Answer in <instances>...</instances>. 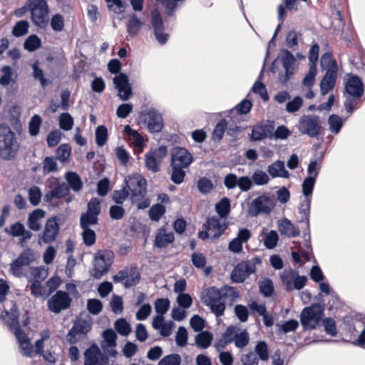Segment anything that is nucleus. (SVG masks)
Wrapping results in <instances>:
<instances>
[{"label": "nucleus", "mask_w": 365, "mask_h": 365, "mask_svg": "<svg viewBox=\"0 0 365 365\" xmlns=\"http://www.w3.org/2000/svg\"><path fill=\"white\" fill-rule=\"evenodd\" d=\"M27 11H31L32 23L40 29H46L49 23V7L46 0H27L24 6L14 11L17 17L24 16Z\"/></svg>", "instance_id": "1"}, {"label": "nucleus", "mask_w": 365, "mask_h": 365, "mask_svg": "<svg viewBox=\"0 0 365 365\" xmlns=\"http://www.w3.org/2000/svg\"><path fill=\"white\" fill-rule=\"evenodd\" d=\"M19 143L16 134L5 124H0V157L6 160L14 159L19 152Z\"/></svg>", "instance_id": "2"}, {"label": "nucleus", "mask_w": 365, "mask_h": 365, "mask_svg": "<svg viewBox=\"0 0 365 365\" xmlns=\"http://www.w3.org/2000/svg\"><path fill=\"white\" fill-rule=\"evenodd\" d=\"M329 63H330V66L320 82V91L322 96L326 95L334 88L337 78V63L336 60L332 59L329 53H325L321 58V66L324 69L325 65L328 66Z\"/></svg>", "instance_id": "3"}, {"label": "nucleus", "mask_w": 365, "mask_h": 365, "mask_svg": "<svg viewBox=\"0 0 365 365\" xmlns=\"http://www.w3.org/2000/svg\"><path fill=\"white\" fill-rule=\"evenodd\" d=\"M324 307L319 303H314L304 307L300 314V322L303 331L312 330L320 326L324 316Z\"/></svg>", "instance_id": "4"}, {"label": "nucleus", "mask_w": 365, "mask_h": 365, "mask_svg": "<svg viewBox=\"0 0 365 365\" xmlns=\"http://www.w3.org/2000/svg\"><path fill=\"white\" fill-rule=\"evenodd\" d=\"M113 252L109 250H98L94 257V267L90 274L95 279H101L108 270L113 260Z\"/></svg>", "instance_id": "5"}, {"label": "nucleus", "mask_w": 365, "mask_h": 365, "mask_svg": "<svg viewBox=\"0 0 365 365\" xmlns=\"http://www.w3.org/2000/svg\"><path fill=\"white\" fill-rule=\"evenodd\" d=\"M319 117L316 115H304L299 121L298 129L302 134L316 138L321 130Z\"/></svg>", "instance_id": "6"}, {"label": "nucleus", "mask_w": 365, "mask_h": 365, "mask_svg": "<svg viewBox=\"0 0 365 365\" xmlns=\"http://www.w3.org/2000/svg\"><path fill=\"white\" fill-rule=\"evenodd\" d=\"M72 299L66 291L58 290L47 301L48 309L53 313L58 314L71 307Z\"/></svg>", "instance_id": "7"}, {"label": "nucleus", "mask_w": 365, "mask_h": 365, "mask_svg": "<svg viewBox=\"0 0 365 365\" xmlns=\"http://www.w3.org/2000/svg\"><path fill=\"white\" fill-rule=\"evenodd\" d=\"M130 187V195L132 197H141L144 198L147 195V180L140 174L135 173L130 176H128L124 180Z\"/></svg>", "instance_id": "8"}, {"label": "nucleus", "mask_w": 365, "mask_h": 365, "mask_svg": "<svg viewBox=\"0 0 365 365\" xmlns=\"http://www.w3.org/2000/svg\"><path fill=\"white\" fill-rule=\"evenodd\" d=\"M34 251L26 247L19 255L10 264V271L14 277H21L23 275L22 267L29 266L34 261Z\"/></svg>", "instance_id": "9"}, {"label": "nucleus", "mask_w": 365, "mask_h": 365, "mask_svg": "<svg viewBox=\"0 0 365 365\" xmlns=\"http://www.w3.org/2000/svg\"><path fill=\"white\" fill-rule=\"evenodd\" d=\"M151 25L156 41L160 45H165L169 38V34L164 32L165 26L162 15L158 9H154L150 13Z\"/></svg>", "instance_id": "10"}, {"label": "nucleus", "mask_w": 365, "mask_h": 365, "mask_svg": "<svg viewBox=\"0 0 365 365\" xmlns=\"http://www.w3.org/2000/svg\"><path fill=\"white\" fill-rule=\"evenodd\" d=\"M115 88L118 91V96L123 101L130 99L133 96V88L129 82V77L125 73H120L113 78Z\"/></svg>", "instance_id": "11"}, {"label": "nucleus", "mask_w": 365, "mask_h": 365, "mask_svg": "<svg viewBox=\"0 0 365 365\" xmlns=\"http://www.w3.org/2000/svg\"><path fill=\"white\" fill-rule=\"evenodd\" d=\"M92 328L91 322L83 319H76L66 335V340L71 344H75L80 339L78 335L86 336Z\"/></svg>", "instance_id": "12"}, {"label": "nucleus", "mask_w": 365, "mask_h": 365, "mask_svg": "<svg viewBox=\"0 0 365 365\" xmlns=\"http://www.w3.org/2000/svg\"><path fill=\"white\" fill-rule=\"evenodd\" d=\"M193 161V156L185 148L175 147L171 152L170 165L188 168Z\"/></svg>", "instance_id": "13"}, {"label": "nucleus", "mask_w": 365, "mask_h": 365, "mask_svg": "<svg viewBox=\"0 0 365 365\" xmlns=\"http://www.w3.org/2000/svg\"><path fill=\"white\" fill-rule=\"evenodd\" d=\"M60 226L58 216H53L48 218L46 222L44 232L38 237L42 239L46 244H49L56 240L59 234Z\"/></svg>", "instance_id": "14"}, {"label": "nucleus", "mask_w": 365, "mask_h": 365, "mask_svg": "<svg viewBox=\"0 0 365 365\" xmlns=\"http://www.w3.org/2000/svg\"><path fill=\"white\" fill-rule=\"evenodd\" d=\"M344 91L348 96L361 98L364 93V86L361 78L351 74L345 83Z\"/></svg>", "instance_id": "15"}, {"label": "nucleus", "mask_w": 365, "mask_h": 365, "mask_svg": "<svg viewBox=\"0 0 365 365\" xmlns=\"http://www.w3.org/2000/svg\"><path fill=\"white\" fill-rule=\"evenodd\" d=\"M145 115L148 116L147 124L148 130L152 133H160L163 128L164 123L162 115L155 108L148 109Z\"/></svg>", "instance_id": "16"}, {"label": "nucleus", "mask_w": 365, "mask_h": 365, "mask_svg": "<svg viewBox=\"0 0 365 365\" xmlns=\"http://www.w3.org/2000/svg\"><path fill=\"white\" fill-rule=\"evenodd\" d=\"M251 90L247 93L246 98L238 103L235 108L228 111L227 117L230 118V121L236 123L239 120L237 115L247 114L251 110Z\"/></svg>", "instance_id": "17"}, {"label": "nucleus", "mask_w": 365, "mask_h": 365, "mask_svg": "<svg viewBox=\"0 0 365 365\" xmlns=\"http://www.w3.org/2000/svg\"><path fill=\"white\" fill-rule=\"evenodd\" d=\"M251 274V261L238 263L231 272V280L235 283L244 282L246 277Z\"/></svg>", "instance_id": "18"}, {"label": "nucleus", "mask_w": 365, "mask_h": 365, "mask_svg": "<svg viewBox=\"0 0 365 365\" xmlns=\"http://www.w3.org/2000/svg\"><path fill=\"white\" fill-rule=\"evenodd\" d=\"M274 130V122L268 120L266 123H261L252 126V140H261L266 138L271 139V133Z\"/></svg>", "instance_id": "19"}, {"label": "nucleus", "mask_w": 365, "mask_h": 365, "mask_svg": "<svg viewBox=\"0 0 365 365\" xmlns=\"http://www.w3.org/2000/svg\"><path fill=\"white\" fill-rule=\"evenodd\" d=\"M270 202V197L265 195H260L252 200V216L261 213L269 215L273 206L268 205Z\"/></svg>", "instance_id": "20"}, {"label": "nucleus", "mask_w": 365, "mask_h": 365, "mask_svg": "<svg viewBox=\"0 0 365 365\" xmlns=\"http://www.w3.org/2000/svg\"><path fill=\"white\" fill-rule=\"evenodd\" d=\"M1 318L11 330L16 328L18 325H20L19 322V312L16 303H13L10 312L6 309L2 311Z\"/></svg>", "instance_id": "21"}, {"label": "nucleus", "mask_w": 365, "mask_h": 365, "mask_svg": "<svg viewBox=\"0 0 365 365\" xmlns=\"http://www.w3.org/2000/svg\"><path fill=\"white\" fill-rule=\"evenodd\" d=\"M252 312H257L262 317L263 324L266 327H271L274 323L273 314L268 312L264 303L259 304L252 300Z\"/></svg>", "instance_id": "22"}, {"label": "nucleus", "mask_w": 365, "mask_h": 365, "mask_svg": "<svg viewBox=\"0 0 365 365\" xmlns=\"http://www.w3.org/2000/svg\"><path fill=\"white\" fill-rule=\"evenodd\" d=\"M165 228L164 227L158 229L154 240L155 247L162 249L166 247L169 244L174 242L175 236L173 232H170L168 233H165Z\"/></svg>", "instance_id": "23"}, {"label": "nucleus", "mask_w": 365, "mask_h": 365, "mask_svg": "<svg viewBox=\"0 0 365 365\" xmlns=\"http://www.w3.org/2000/svg\"><path fill=\"white\" fill-rule=\"evenodd\" d=\"M205 225L207 227H209V230L210 229L216 230L215 234L211 235V240H216L219 238L227 228V225L226 224V222L222 224L220 219L215 216L208 217L207 218L206 222L205 223Z\"/></svg>", "instance_id": "24"}, {"label": "nucleus", "mask_w": 365, "mask_h": 365, "mask_svg": "<svg viewBox=\"0 0 365 365\" xmlns=\"http://www.w3.org/2000/svg\"><path fill=\"white\" fill-rule=\"evenodd\" d=\"M278 228L282 235L288 237H296L300 235V230L287 218L278 221Z\"/></svg>", "instance_id": "25"}, {"label": "nucleus", "mask_w": 365, "mask_h": 365, "mask_svg": "<svg viewBox=\"0 0 365 365\" xmlns=\"http://www.w3.org/2000/svg\"><path fill=\"white\" fill-rule=\"evenodd\" d=\"M141 274L136 264L127 267V279L123 282L125 288H130L139 284Z\"/></svg>", "instance_id": "26"}, {"label": "nucleus", "mask_w": 365, "mask_h": 365, "mask_svg": "<svg viewBox=\"0 0 365 365\" xmlns=\"http://www.w3.org/2000/svg\"><path fill=\"white\" fill-rule=\"evenodd\" d=\"M101 350L96 343L92 344L84 351L85 365H97L100 363Z\"/></svg>", "instance_id": "27"}, {"label": "nucleus", "mask_w": 365, "mask_h": 365, "mask_svg": "<svg viewBox=\"0 0 365 365\" xmlns=\"http://www.w3.org/2000/svg\"><path fill=\"white\" fill-rule=\"evenodd\" d=\"M46 212L40 208L33 210L29 214L27 219V226L33 231H38L41 228L39 220L44 217Z\"/></svg>", "instance_id": "28"}, {"label": "nucleus", "mask_w": 365, "mask_h": 365, "mask_svg": "<svg viewBox=\"0 0 365 365\" xmlns=\"http://www.w3.org/2000/svg\"><path fill=\"white\" fill-rule=\"evenodd\" d=\"M267 171L272 178H288L289 177V172L285 169L284 163L280 160L269 165Z\"/></svg>", "instance_id": "29"}, {"label": "nucleus", "mask_w": 365, "mask_h": 365, "mask_svg": "<svg viewBox=\"0 0 365 365\" xmlns=\"http://www.w3.org/2000/svg\"><path fill=\"white\" fill-rule=\"evenodd\" d=\"M222 287L217 289L215 287H211L206 289L205 296L202 297V302L205 304L210 303H216L223 299Z\"/></svg>", "instance_id": "30"}, {"label": "nucleus", "mask_w": 365, "mask_h": 365, "mask_svg": "<svg viewBox=\"0 0 365 365\" xmlns=\"http://www.w3.org/2000/svg\"><path fill=\"white\" fill-rule=\"evenodd\" d=\"M65 179L69 190L74 192H79L83 187V182L79 175L74 171H68L65 174Z\"/></svg>", "instance_id": "31"}, {"label": "nucleus", "mask_w": 365, "mask_h": 365, "mask_svg": "<svg viewBox=\"0 0 365 365\" xmlns=\"http://www.w3.org/2000/svg\"><path fill=\"white\" fill-rule=\"evenodd\" d=\"M143 23L137 16L135 14H132L129 16V19L127 24V32L130 37H134L140 31Z\"/></svg>", "instance_id": "32"}, {"label": "nucleus", "mask_w": 365, "mask_h": 365, "mask_svg": "<svg viewBox=\"0 0 365 365\" xmlns=\"http://www.w3.org/2000/svg\"><path fill=\"white\" fill-rule=\"evenodd\" d=\"M213 339L212 334L208 331H200L195 336V344L201 349H207L212 344Z\"/></svg>", "instance_id": "33"}, {"label": "nucleus", "mask_w": 365, "mask_h": 365, "mask_svg": "<svg viewBox=\"0 0 365 365\" xmlns=\"http://www.w3.org/2000/svg\"><path fill=\"white\" fill-rule=\"evenodd\" d=\"M317 178L312 176H307L302 184V194L304 196V200H312V193L316 183Z\"/></svg>", "instance_id": "34"}, {"label": "nucleus", "mask_w": 365, "mask_h": 365, "mask_svg": "<svg viewBox=\"0 0 365 365\" xmlns=\"http://www.w3.org/2000/svg\"><path fill=\"white\" fill-rule=\"evenodd\" d=\"M264 66H262V69L260 72L259 78L252 85V93L258 94L264 102L269 101V97L265 85L260 81V78L264 72Z\"/></svg>", "instance_id": "35"}, {"label": "nucleus", "mask_w": 365, "mask_h": 365, "mask_svg": "<svg viewBox=\"0 0 365 365\" xmlns=\"http://www.w3.org/2000/svg\"><path fill=\"white\" fill-rule=\"evenodd\" d=\"M231 210L230 200L227 197H222L219 202L215 204V210L219 217L222 219H225L230 215Z\"/></svg>", "instance_id": "36"}, {"label": "nucleus", "mask_w": 365, "mask_h": 365, "mask_svg": "<svg viewBox=\"0 0 365 365\" xmlns=\"http://www.w3.org/2000/svg\"><path fill=\"white\" fill-rule=\"evenodd\" d=\"M276 327H278L277 330V334H286L291 331H295L299 327V322L297 320L292 319L282 324L277 323Z\"/></svg>", "instance_id": "37"}, {"label": "nucleus", "mask_w": 365, "mask_h": 365, "mask_svg": "<svg viewBox=\"0 0 365 365\" xmlns=\"http://www.w3.org/2000/svg\"><path fill=\"white\" fill-rule=\"evenodd\" d=\"M41 38L36 34L29 35L24 43V48L29 52H34L41 47Z\"/></svg>", "instance_id": "38"}, {"label": "nucleus", "mask_w": 365, "mask_h": 365, "mask_svg": "<svg viewBox=\"0 0 365 365\" xmlns=\"http://www.w3.org/2000/svg\"><path fill=\"white\" fill-rule=\"evenodd\" d=\"M130 187L124 183L120 190H115L112 194V200L118 205H122L130 194Z\"/></svg>", "instance_id": "39"}, {"label": "nucleus", "mask_w": 365, "mask_h": 365, "mask_svg": "<svg viewBox=\"0 0 365 365\" xmlns=\"http://www.w3.org/2000/svg\"><path fill=\"white\" fill-rule=\"evenodd\" d=\"M311 202L312 200H303L300 203L299 207V214L300 215L299 222H309Z\"/></svg>", "instance_id": "40"}, {"label": "nucleus", "mask_w": 365, "mask_h": 365, "mask_svg": "<svg viewBox=\"0 0 365 365\" xmlns=\"http://www.w3.org/2000/svg\"><path fill=\"white\" fill-rule=\"evenodd\" d=\"M259 288L260 293L264 297H271L274 294V288L273 282L269 278H264L259 282Z\"/></svg>", "instance_id": "41"}, {"label": "nucleus", "mask_w": 365, "mask_h": 365, "mask_svg": "<svg viewBox=\"0 0 365 365\" xmlns=\"http://www.w3.org/2000/svg\"><path fill=\"white\" fill-rule=\"evenodd\" d=\"M145 166L148 170L153 173H157L159 171V165L161 161L155 156V153L152 151L148 152L145 155Z\"/></svg>", "instance_id": "42"}, {"label": "nucleus", "mask_w": 365, "mask_h": 365, "mask_svg": "<svg viewBox=\"0 0 365 365\" xmlns=\"http://www.w3.org/2000/svg\"><path fill=\"white\" fill-rule=\"evenodd\" d=\"M114 328L123 336H128L132 331L130 324L125 318L118 319L114 323Z\"/></svg>", "instance_id": "43"}, {"label": "nucleus", "mask_w": 365, "mask_h": 365, "mask_svg": "<svg viewBox=\"0 0 365 365\" xmlns=\"http://www.w3.org/2000/svg\"><path fill=\"white\" fill-rule=\"evenodd\" d=\"M228 123L225 118H222L216 124L212 133V138L215 141L219 142L222 139Z\"/></svg>", "instance_id": "44"}, {"label": "nucleus", "mask_w": 365, "mask_h": 365, "mask_svg": "<svg viewBox=\"0 0 365 365\" xmlns=\"http://www.w3.org/2000/svg\"><path fill=\"white\" fill-rule=\"evenodd\" d=\"M98 223V216L88 213L83 212L80 216L81 228H91V226L96 225Z\"/></svg>", "instance_id": "45"}, {"label": "nucleus", "mask_w": 365, "mask_h": 365, "mask_svg": "<svg viewBox=\"0 0 365 365\" xmlns=\"http://www.w3.org/2000/svg\"><path fill=\"white\" fill-rule=\"evenodd\" d=\"M31 278L29 279V282L33 280H38L39 282L43 281L48 274V269L44 266L39 267H30Z\"/></svg>", "instance_id": "46"}, {"label": "nucleus", "mask_w": 365, "mask_h": 365, "mask_svg": "<svg viewBox=\"0 0 365 365\" xmlns=\"http://www.w3.org/2000/svg\"><path fill=\"white\" fill-rule=\"evenodd\" d=\"M361 98H355L353 96H346L344 102V107L345 110L349 115H351L356 109L361 106L360 103Z\"/></svg>", "instance_id": "47"}, {"label": "nucleus", "mask_w": 365, "mask_h": 365, "mask_svg": "<svg viewBox=\"0 0 365 365\" xmlns=\"http://www.w3.org/2000/svg\"><path fill=\"white\" fill-rule=\"evenodd\" d=\"M71 153V147L69 144L64 143L58 146L56 150V157L61 163H64L68 161Z\"/></svg>", "instance_id": "48"}, {"label": "nucleus", "mask_w": 365, "mask_h": 365, "mask_svg": "<svg viewBox=\"0 0 365 365\" xmlns=\"http://www.w3.org/2000/svg\"><path fill=\"white\" fill-rule=\"evenodd\" d=\"M165 212V207L161 203H157L151 206L148 215L152 221L158 222Z\"/></svg>", "instance_id": "49"}, {"label": "nucleus", "mask_w": 365, "mask_h": 365, "mask_svg": "<svg viewBox=\"0 0 365 365\" xmlns=\"http://www.w3.org/2000/svg\"><path fill=\"white\" fill-rule=\"evenodd\" d=\"M103 343L102 344L103 349L106 347H115L116 346L117 334L112 329H106L103 331Z\"/></svg>", "instance_id": "50"}, {"label": "nucleus", "mask_w": 365, "mask_h": 365, "mask_svg": "<svg viewBox=\"0 0 365 365\" xmlns=\"http://www.w3.org/2000/svg\"><path fill=\"white\" fill-rule=\"evenodd\" d=\"M42 282L33 280L30 284L31 294L35 297H47L48 292L46 285L42 284Z\"/></svg>", "instance_id": "51"}, {"label": "nucleus", "mask_w": 365, "mask_h": 365, "mask_svg": "<svg viewBox=\"0 0 365 365\" xmlns=\"http://www.w3.org/2000/svg\"><path fill=\"white\" fill-rule=\"evenodd\" d=\"M29 23L27 20H21L16 23L12 29V35L15 37H21L29 32Z\"/></svg>", "instance_id": "52"}, {"label": "nucleus", "mask_w": 365, "mask_h": 365, "mask_svg": "<svg viewBox=\"0 0 365 365\" xmlns=\"http://www.w3.org/2000/svg\"><path fill=\"white\" fill-rule=\"evenodd\" d=\"M32 69L33 77L35 79L38 80L40 81L41 85L43 87H45L51 83V82L49 80L45 78L43 71L42 68L39 67L38 61H36L32 64Z\"/></svg>", "instance_id": "53"}, {"label": "nucleus", "mask_w": 365, "mask_h": 365, "mask_svg": "<svg viewBox=\"0 0 365 365\" xmlns=\"http://www.w3.org/2000/svg\"><path fill=\"white\" fill-rule=\"evenodd\" d=\"M329 130L334 134H338L343 125V120L336 114H331L328 119Z\"/></svg>", "instance_id": "54"}, {"label": "nucleus", "mask_w": 365, "mask_h": 365, "mask_svg": "<svg viewBox=\"0 0 365 365\" xmlns=\"http://www.w3.org/2000/svg\"><path fill=\"white\" fill-rule=\"evenodd\" d=\"M198 190L202 194L210 193L214 189L212 181L207 177H201L197 182Z\"/></svg>", "instance_id": "55"}, {"label": "nucleus", "mask_w": 365, "mask_h": 365, "mask_svg": "<svg viewBox=\"0 0 365 365\" xmlns=\"http://www.w3.org/2000/svg\"><path fill=\"white\" fill-rule=\"evenodd\" d=\"M283 56L281 57V61L283 68H297L296 66V58L292 53L287 49H282Z\"/></svg>", "instance_id": "56"}, {"label": "nucleus", "mask_w": 365, "mask_h": 365, "mask_svg": "<svg viewBox=\"0 0 365 365\" xmlns=\"http://www.w3.org/2000/svg\"><path fill=\"white\" fill-rule=\"evenodd\" d=\"M323 155H320L317 159L311 160L307 167V176H312L317 178L319 173L321 170V162Z\"/></svg>", "instance_id": "57"}, {"label": "nucleus", "mask_w": 365, "mask_h": 365, "mask_svg": "<svg viewBox=\"0 0 365 365\" xmlns=\"http://www.w3.org/2000/svg\"><path fill=\"white\" fill-rule=\"evenodd\" d=\"M172 168V174L170 180L176 185L181 184L185 179L186 173L183 170L184 167L170 165Z\"/></svg>", "instance_id": "58"}, {"label": "nucleus", "mask_w": 365, "mask_h": 365, "mask_svg": "<svg viewBox=\"0 0 365 365\" xmlns=\"http://www.w3.org/2000/svg\"><path fill=\"white\" fill-rule=\"evenodd\" d=\"M96 143L98 147L103 146L108 140V129L103 125H98L96 129Z\"/></svg>", "instance_id": "59"}, {"label": "nucleus", "mask_w": 365, "mask_h": 365, "mask_svg": "<svg viewBox=\"0 0 365 365\" xmlns=\"http://www.w3.org/2000/svg\"><path fill=\"white\" fill-rule=\"evenodd\" d=\"M42 119L39 115H34L29 123V133L31 136H36L40 130Z\"/></svg>", "instance_id": "60"}, {"label": "nucleus", "mask_w": 365, "mask_h": 365, "mask_svg": "<svg viewBox=\"0 0 365 365\" xmlns=\"http://www.w3.org/2000/svg\"><path fill=\"white\" fill-rule=\"evenodd\" d=\"M73 118L67 112L63 113L59 116V126L61 129L68 131L73 126Z\"/></svg>", "instance_id": "61"}, {"label": "nucleus", "mask_w": 365, "mask_h": 365, "mask_svg": "<svg viewBox=\"0 0 365 365\" xmlns=\"http://www.w3.org/2000/svg\"><path fill=\"white\" fill-rule=\"evenodd\" d=\"M82 229V239L85 245L91 247L96 243V232L91 228H81Z\"/></svg>", "instance_id": "62"}, {"label": "nucleus", "mask_w": 365, "mask_h": 365, "mask_svg": "<svg viewBox=\"0 0 365 365\" xmlns=\"http://www.w3.org/2000/svg\"><path fill=\"white\" fill-rule=\"evenodd\" d=\"M154 305L156 313L164 316L169 310L170 302L168 298H158Z\"/></svg>", "instance_id": "63"}, {"label": "nucleus", "mask_w": 365, "mask_h": 365, "mask_svg": "<svg viewBox=\"0 0 365 365\" xmlns=\"http://www.w3.org/2000/svg\"><path fill=\"white\" fill-rule=\"evenodd\" d=\"M181 361L178 354H171L162 358L158 365H180Z\"/></svg>", "instance_id": "64"}]
</instances>
